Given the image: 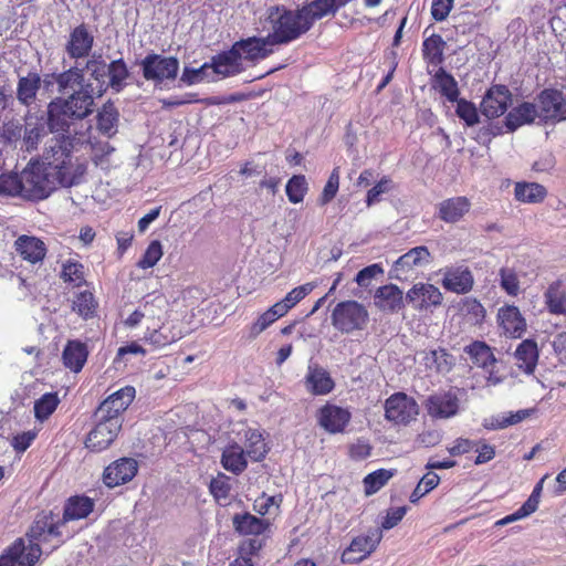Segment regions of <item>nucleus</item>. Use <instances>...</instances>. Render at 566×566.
I'll use <instances>...</instances> for the list:
<instances>
[{
    "mask_svg": "<svg viewBox=\"0 0 566 566\" xmlns=\"http://www.w3.org/2000/svg\"><path fill=\"white\" fill-rule=\"evenodd\" d=\"M164 254L163 245L159 240H153L146 251L144 252L140 260L137 262V266L143 270L155 266Z\"/></svg>",
    "mask_w": 566,
    "mask_h": 566,
    "instance_id": "58",
    "label": "nucleus"
},
{
    "mask_svg": "<svg viewBox=\"0 0 566 566\" xmlns=\"http://www.w3.org/2000/svg\"><path fill=\"white\" fill-rule=\"evenodd\" d=\"M394 189V181L389 176H382L373 188L367 191L366 205L371 207L376 202L380 201V197L384 193H388Z\"/></svg>",
    "mask_w": 566,
    "mask_h": 566,
    "instance_id": "60",
    "label": "nucleus"
},
{
    "mask_svg": "<svg viewBox=\"0 0 566 566\" xmlns=\"http://www.w3.org/2000/svg\"><path fill=\"white\" fill-rule=\"evenodd\" d=\"M144 339L156 348H163L178 339L168 325H160L158 328L147 327Z\"/></svg>",
    "mask_w": 566,
    "mask_h": 566,
    "instance_id": "49",
    "label": "nucleus"
},
{
    "mask_svg": "<svg viewBox=\"0 0 566 566\" xmlns=\"http://www.w3.org/2000/svg\"><path fill=\"white\" fill-rule=\"evenodd\" d=\"M222 467L239 475L248 468V460L243 448L237 442L229 443L222 451L221 455Z\"/></svg>",
    "mask_w": 566,
    "mask_h": 566,
    "instance_id": "35",
    "label": "nucleus"
},
{
    "mask_svg": "<svg viewBox=\"0 0 566 566\" xmlns=\"http://www.w3.org/2000/svg\"><path fill=\"white\" fill-rule=\"evenodd\" d=\"M138 472V462L128 457L119 458L109 463L103 471V482L109 488L123 485L132 481Z\"/></svg>",
    "mask_w": 566,
    "mask_h": 566,
    "instance_id": "13",
    "label": "nucleus"
},
{
    "mask_svg": "<svg viewBox=\"0 0 566 566\" xmlns=\"http://www.w3.org/2000/svg\"><path fill=\"white\" fill-rule=\"evenodd\" d=\"M340 8L338 0H306L300 7L311 29L316 21L327 15H335Z\"/></svg>",
    "mask_w": 566,
    "mask_h": 566,
    "instance_id": "31",
    "label": "nucleus"
},
{
    "mask_svg": "<svg viewBox=\"0 0 566 566\" xmlns=\"http://www.w3.org/2000/svg\"><path fill=\"white\" fill-rule=\"evenodd\" d=\"M62 359L65 367L78 373L87 359L86 345L80 340H69L62 353Z\"/></svg>",
    "mask_w": 566,
    "mask_h": 566,
    "instance_id": "40",
    "label": "nucleus"
},
{
    "mask_svg": "<svg viewBox=\"0 0 566 566\" xmlns=\"http://www.w3.org/2000/svg\"><path fill=\"white\" fill-rule=\"evenodd\" d=\"M375 305L385 313H397L405 307L406 296L396 284L379 286L375 292Z\"/></svg>",
    "mask_w": 566,
    "mask_h": 566,
    "instance_id": "23",
    "label": "nucleus"
},
{
    "mask_svg": "<svg viewBox=\"0 0 566 566\" xmlns=\"http://www.w3.org/2000/svg\"><path fill=\"white\" fill-rule=\"evenodd\" d=\"M515 358L517 359L520 369L526 374H533L538 360L536 342L533 339H524L515 350Z\"/></svg>",
    "mask_w": 566,
    "mask_h": 566,
    "instance_id": "41",
    "label": "nucleus"
},
{
    "mask_svg": "<svg viewBox=\"0 0 566 566\" xmlns=\"http://www.w3.org/2000/svg\"><path fill=\"white\" fill-rule=\"evenodd\" d=\"M84 80V70L78 67H70L66 71L57 73L55 76V83L59 86V92L72 87L74 84H82Z\"/></svg>",
    "mask_w": 566,
    "mask_h": 566,
    "instance_id": "57",
    "label": "nucleus"
},
{
    "mask_svg": "<svg viewBox=\"0 0 566 566\" xmlns=\"http://www.w3.org/2000/svg\"><path fill=\"white\" fill-rule=\"evenodd\" d=\"M244 437L245 455L254 462L262 461L269 452L263 434L256 429H248Z\"/></svg>",
    "mask_w": 566,
    "mask_h": 566,
    "instance_id": "43",
    "label": "nucleus"
},
{
    "mask_svg": "<svg viewBox=\"0 0 566 566\" xmlns=\"http://www.w3.org/2000/svg\"><path fill=\"white\" fill-rule=\"evenodd\" d=\"M17 253L24 260L32 264L43 261L46 255L45 243L36 237L20 235L14 241Z\"/></svg>",
    "mask_w": 566,
    "mask_h": 566,
    "instance_id": "28",
    "label": "nucleus"
},
{
    "mask_svg": "<svg viewBox=\"0 0 566 566\" xmlns=\"http://www.w3.org/2000/svg\"><path fill=\"white\" fill-rule=\"evenodd\" d=\"M94 97L87 88L81 87L67 97H55L48 105L50 132H67L71 120L84 119L93 113Z\"/></svg>",
    "mask_w": 566,
    "mask_h": 566,
    "instance_id": "2",
    "label": "nucleus"
},
{
    "mask_svg": "<svg viewBox=\"0 0 566 566\" xmlns=\"http://www.w3.org/2000/svg\"><path fill=\"white\" fill-rule=\"evenodd\" d=\"M42 554L39 543L25 546L23 538H17L0 555V566H33Z\"/></svg>",
    "mask_w": 566,
    "mask_h": 566,
    "instance_id": "9",
    "label": "nucleus"
},
{
    "mask_svg": "<svg viewBox=\"0 0 566 566\" xmlns=\"http://www.w3.org/2000/svg\"><path fill=\"white\" fill-rule=\"evenodd\" d=\"M428 415L433 419H449L460 409V401L452 390L430 395L424 402Z\"/></svg>",
    "mask_w": 566,
    "mask_h": 566,
    "instance_id": "15",
    "label": "nucleus"
},
{
    "mask_svg": "<svg viewBox=\"0 0 566 566\" xmlns=\"http://www.w3.org/2000/svg\"><path fill=\"white\" fill-rule=\"evenodd\" d=\"M539 118L535 103L524 102L512 108L505 117V125L509 130L514 132L518 127L531 124L535 118Z\"/></svg>",
    "mask_w": 566,
    "mask_h": 566,
    "instance_id": "34",
    "label": "nucleus"
},
{
    "mask_svg": "<svg viewBox=\"0 0 566 566\" xmlns=\"http://www.w3.org/2000/svg\"><path fill=\"white\" fill-rule=\"evenodd\" d=\"M430 259L431 254L427 247L419 245L410 249L395 262L396 277L401 279V274L407 275L415 268L429 263Z\"/></svg>",
    "mask_w": 566,
    "mask_h": 566,
    "instance_id": "30",
    "label": "nucleus"
},
{
    "mask_svg": "<svg viewBox=\"0 0 566 566\" xmlns=\"http://www.w3.org/2000/svg\"><path fill=\"white\" fill-rule=\"evenodd\" d=\"M94 501L86 495H73L64 504L62 523L87 517L94 510Z\"/></svg>",
    "mask_w": 566,
    "mask_h": 566,
    "instance_id": "33",
    "label": "nucleus"
},
{
    "mask_svg": "<svg viewBox=\"0 0 566 566\" xmlns=\"http://www.w3.org/2000/svg\"><path fill=\"white\" fill-rule=\"evenodd\" d=\"M446 41L440 34L433 33L422 42V57L428 65L441 66L444 61Z\"/></svg>",
    "mask_w": 566,
    "mask_h": 566,
    "instance_id": "39",
    "label": "nucleus"
},
{
    "mask_svg": "<svg viewBox=\"0 0 566 566\" xmlns=\"http://www.w3.org/2000/svg\"><path fill=\"white\" fill-rule=\"evenodd\" d=\"M500 287L511 297H516L521 293V282L518 273L514 268L502 266L499 270Z\"/></svg>",
    "mask_w": 566,
    "mask_h": 566,
    "instance_id": "51",
    "label": "nucleus"
},
{
    "mask_svg": "<svg viewBox=\"0 0 566 566\" xmlns=\"http://www.w3.org/2000/svg\"><path fill=\"white\" fill-rule=\"evenodd\" d=\"M545 305L551 314L566 315V290L560 280L552 282L544 293Z\"/></svg>",
    "mask_w": 566,
    "mask_h": 566,
    "instance_id": "42",
    "label": "nucleus"
},
{
    "mask_svg": "<svg viewBox=\"0 0 566 566\" xmlns=\"http://www.w3.org/2000/svg\"><path fill=\"white\" fill-rule=\"evenodd\" d=\"M128 76L129 71L127 64L122 57L107 64V85L115 92H120L124 88Z\"/></svg>",
    "mask_w": 566,
    "mask_h": 566,
    "instance_id": "47",
    "label": "nucleus"
},
{
    "mask_svg": "<svg viewBox=\"0 0 566 566\" xmlns=\"http://www.w3.org/2000/svg\"><path fill=\"white\" fill-rule=\"evenodd\" d=\"M455 113L468 126H474L479 123V114L475 105L465 98L458 97Z\"/></svg>",
    "mask_w": 566,
    "mask_h": 566,
    "instance_id": "61",
    "label": "nucleus"
},
{
    "mask_svg": "<svg viewBox=\"0 0 566 566\" xmlns=\"http://www.w3.org/2000/svg\"><path fill=\"white\" fill-rule=\"evenodd\" d=\"M122 426L117 421L97 419L95 427L85 439V447L92 452H102L111 447L117 438Z\"/></svg>",
    "mask_w": 566,
    "mask_h": 566,
    "instance_id": "12",
    "label": "nucleus"
},
{
    "mask_svg": "<svg viewBox=\"0 0 566 566\" xmlns=\"http://www.w3.org/2000/svg\"><path fill=\"white\" fill-rule=\"evenodd\" d=\"M373 447L366 439H357L348 447V455L352 460L360 461L371 454Z\"/></svg>",
    "mask_w": 566,
    "mask_h": 566,
    "instance_id": "64",
    "label": "nucleus"
},
{
    "mask_svg": "<svg viewBox=\"0 0 566 566\" xmlns=\"http://www.w3.org/2000/svg\"><path fill=\"white\" fill-rule=\"evenodd\" d=\"M53 512H42L36 515L31 528L30 536L36 542H45L49 536L60 537V526L64 525Z\"/></svg>",
    "mask_w": 566,
    "mask_h": 566,
    "instance_id": "24",
    "label": "nucleus"
},
{
    "mask_svg": "<svg viewBox=\"0 0 566 566\" xmlns=\"http://www.w3.org/2000/svg\"><path fill=\"white\" fill-rule=\"evenodd\" d=\"M443 295L431 283L418 282L406 293V302L418 312L431 311L442 304Z\"/></svg>",
    "mask_w": 566,
    "mask_h": 566,
    "instance_id": "10",
    "label": "nucleus"
},
{
    "mask_svg": "<svg viewBox=\"0 0 566 566\" xmlns=\"http://www.w3.org/2000/svg\"><path fill=\"white\" fill-rule=\"evenodd\" d=\"M308 191V184L304 175L292 176L285 186L287 199L292 203H300Z\"/></svg>",
    "mask_w": 566,
    "mask_h": 566,
    "instance_id": "52",
    "label": "nucleus"
},
{
    "mask_svg": "<svg viewBox=\"0 0 566 566\" xmlns=\"http://www.w3.org/2000/svg\"><path fill=\"white\" fill-rule=\"evenodd\" d=\"M474 285L472 271L464 265L448 266L443 271L442 286L455 294H467Z\"/></svg>",
    "mask_w": 566,
    "mask_h": 566,
    "instance_id": "20",
    "label": "nucleus"
},
{
    "mask_svg": "<svg viewBox=\"0 0 566 566\" xmlns=\"http://www.w3.org/2000/svg\"><path fill=\"white\" fill-rule=\"evenodd\" d=\"M268 22L271 29L268 35L274 45L294 42L311 30L300 8L271 7L268 10Z\"/></svg>",
    "mask_w": 566,
    "mask_h": 566,
    "instance_id": "3",
    "label": "nucleus"
},
{
    "mask_svg": "<svg viewBox=\"0 0 566 566\" xmlns=\"http://www.w3.org/2000/svg\"><path fill=\"white\" fill-rule=\"evenodd\" d=\"M41 87V76L36 72H29L27 76H21L17 85V98L23 106H31Z\"/></svg>",
    "mask_w": 566,
    "mask_h": 566,
    "instance_id": "37",
    "label": "nucleus"
},
{
    "mask_svg": "<svg viewBox=\"0 0 566 566\" xmlns=\"http://www.w3.org/2000/svg\"><path fill=\"white\" fill-rule=\"evenodd\" d=\"M78 151L80 142L73 136L62 134L51 138L43 158L57 185L72 187L81 182L87 161Z\"/></svg>",
    "mask_w": 566,
    "mask_h": 566,
    "instance_id": "1",
    "label": "nucleus"
},
{
    "mask_svg": "<svg viewBox=\"0 0 566 566\" xmlns=\"http://www.w3.org/2000/svg\"><path fill=\"white\" fill-rule=\"evenodd\" d=\"M431 86L451 103L458 101V97L460 96L457 80L441 66L433 74Z\"/></svg>",
    "mask_w": 566,
    "mask_h": 566,
    "instance_id": "36",
    "label": "nucleus"
},
{
    "mask_svg": "<svg viewBox=\"0 0 566 566\" xmlns=\"http://www.w3.org/2000/svg\"><path fill=\"white\" fill-rule=\"evenodd\" d=\"M471 201L465 196H457L442 200L438 206V218L446 223H457L469 213Z\"/></svg>",
    "mask_w": 566,
    "mask_h": 566,
    "instance_id": "26",
    "label": "nucleus"
},
{
    "mask_svg": "<svg viewBox=\"0 0 566 566\" xmlns=\"http://www.w3.org/2000/svg\"><path fill=\"white\" fill-rule=\"evenodd\" d=\"M60 277L63 282L73 284L76 287L82 286L86 283L84 265L76 260L69 259L62 264Z\"/></svg>",
    "mask_w": 566,
    "mask_h": 566,
    "instance_id": "50",
    "label": "nucleus"
},
{
    "mask_svg": "<svg viewBox=\"0 0 566 566\" xmlns=\"http://www.w3.org/2000/svg\"><path fill=\"white\" fill-rule=\"evenodd\" d=\"M209 490L216 500L227 499L231 491L230 478L219 473L216 478L211 479Z\"/></svg>",
    "mask_w": 566,
    "mask_h": 566,
    "instance_id": "63",
    "label": "nucleus"
},
{
    "mask_svg": "<svg viewBox=\"0 0 566 566\" xmlns=\"http://www.w3.org/2000/svg\"><path fill=\"white\" fill-rule=\"evenodd\" d=\"M304 385L307 391L314 396L328 395L335 388V381L328 370L316 363L308 364Z\"/></svg>",
    "mask_w": 566,
    "mask_h": 566,
    "instance_id": "22",
    "label": "nucleus"
},
{
    "mask_svg": "<svg viewBox=\"0 0 566 566\" xmlns=\"http://www.w3.org/2000/svg\"><path fill=\"white\" fill-rule=\"evenodd\" d=\"M535 104L542 120L566 119V97L560 91L545 88L538 94Z\"/></svg>",
    "mask_w": 566,
    "mask_h": 566,
    "instance_id": "11",
    "label": "nucleus"
},
{
    "mask_svg": "<svg viewBox=\"0 0 566 566\" xmlns=\"http://www.w3.org/2000/svg\"><path fill=\"white\" fill-rule=\"evenodd\" d=\"M94 45V35L85 23L72 29L65 44V52L70 59L80 60L87 57Z\"/></svg>",
    "mask_w": 566,
    "mask_h": 566,
    "instance_id": "19",
    "label": "nucleus"
},
{
    "mask_svg": "<svg viewBox=\"0 0 566 566\" xmlns=\"http://www.w3.org/2000/svg\"><path fill=\"white\" fill-rule=\"evenodd\" d=\"M385 419L396 426H408L419 415L416 399L406 392L397 391L390 395L384 403Z\"/></svg>",
    "mask_w": 566,
    "mask_h": 566,
    "instance_id": "7",
    "label": "nucleus"
},
{
    "mask_svg": "<svg viewBox=\"0 0 566 566\" xmlns=\"http://www.w3.org/2000/svg\"><path fill=\"white\" fill-rule=\"evenodd\" d=\"M396 470L378 469L363 480L365 495L370 496L384 488L395 475Z\"/></svg>",
    "mask_w": 566,
    "mask_h": 566,
    "instance_id": "48",
    "label": "nucleus"
},
{
    "mask_svg": "<svg viewBox=\"0 0 566 566\" xmlns=\"http://www.w3.org/2000/svg\"><path fill=\"white\" fill-rule=\"evenodd\" d=\"M60 399L56 392H46L34 402V416L36 419L46 420L57 408Z\"/></svg>",
    "mask_w": 566,
    "mask_h": 566,
    "instance_id": "54",
    "label": "nucleus"
},
{
    "mask_svg": "<svg viewBox=\"0 0 566 566\" xmlns=\"http://www.w3.org/2000/svg\"><path fill=\"white\" fill-rule=\"evenodd\" d=\"M118 115L114 103L111 101L106 102L96 116L98 132L107 136H113L116 133Z\"/></svg>",
    "mask_w": 566,
    "mask_h": 566,
    "instance_id": "45",
    "label": "nucleus"
},
{
    "mask_svg": "<svg viewBox=\"0 0 566 566\" xmlns=\"http://www.w3.org/2000/svg\"><path fill=\"white\" fill-rule=\"evenodd\" d=\"M72 310L83 319L87 321L97 315L98 302L92 292L83 291L74 296Z\"/></svg>",
    "mask_w": 566,
    "mask_h": 566,
    "instance_id": "44",
    "label": "nucleus"
},
{
    "mask_svg": "<svg viewBox=\"0 0 566 566\" xmlns=\"http://www.w3.org/2000/svg\"><path fill=\"white\" fill-rule=\"evenodd\" d=\"M234 531L243 536H259L270 527V522L264 518L256 517L249 512L234 514L232 517Z\"/></svg>",
    "mask_w": 566,
    "mask_h": 566,
    "instance_id": "32",
    "label": "nucleus"
},
{
    "mask_svg": "<svg viewBox=\"0 0 566 566\" xmlns=\"http://www.w3.org/2000/svg\"><path fill=\"white\" fill-rule=\"evenodd\" d=\"M422 361L426 369L439 375L449 374L455 366V357L443 347L422 352Z\"/></svg>",
    "mask_w": 566,
    "mask_h": 566,
    "instance_id": "29",
    "label": "nucleus"
},
{
    "mask_svg": "<svg viewBox=\"0 0 566 566\" xmlns=\"http://www.w3.org/2000/svg\"><path fill=\"white\" fill-rule=\"evenodd\" d=\"M86 69L91 72L92 78L98 83V95H102L108 87L106 82L107 64L101 57L92 59L86 62Z\"/></svg>",
    "mask_w": 566,
    "mask_h": 566,
    "instance_id": "55",
    "label": "nucleus"
},
{
    "mask_svg": "<svg viewBox=\"0 0 566 566\" xmlns=\"http://www.w3.org/2000/svg\"><path fill=\"white\" fill-rule=\"evenodd\" d=\"M547 197V189L538 182L517 181L514 185V199L521 203H541Z\"/></svg>",
    "mask_w": 566,
    "mask_h": 566,
    "instance_id": "38",
    "label": "nucleus"
},
{
    "mask_svg": "<svg viewBox=\"0 0 566 566\" xmlns=\"http://www.w3.org/2000/svg\"><path fill=\"white\" fill-rule=\"evenodd\" d=\"M213 77L226 78L243 72L244 67L238 50L232 45L228 51L213 55L209 62Z\"/></svg>",
    "mask_w": 566,
    "mask_h": 566,
    "instance_id": "18",
    "label": "nucleus"
},
{
    "mask_svg": "<svg viewBox=\"0 0 566 566\" xmlns=\"http://www.w3.org/2000/svg\"><path fill=\"white\" fill-rule=\"evenodd\" d=\"M40 161H30L20 172L22 199L40 201L46 199L56 188V180L51 171Z\"/></svg>",
    "mask_w": 566,
    "mask_h": 566,
    "instance_id": "4",
    "label": "nucleus"
},
{
    "mask_svg": "<svg viewBox=\"0 0 566 566\" xmlns=\"http://www.w3.org/2000/svg\"><path fill=\"white\" fill-rule=\"evenodd\" d=\"M369 322L366 306L358 301L338 302L331 313L333 327L342 334H354L364 331Z\"/></svg>",
    "mask_w": 566,
    "mask_h": 566,
    "instance_id": "5",
    "label": "nucleus"
},
{
    "mask_svg": "<svg viewBox=\"0 0 566 566\" xmlns=\"http://www.w3.org/2000/svg\"><path fill=\"white\" fill-rule=\"evenodd\" d=\"M339 167H335L325 184L322 193L318 197L319 206L329 203L337 195L339 189Z\"/></svg>",
    "mask_w": 566,
    "mask_h": 566,
    "instance_id": "59",
    "label": "nucleus"
},
{
    "mask_svg": "<svg viewBox=\"0 0 566 566\" xmlns=\"http://www.w3.org/2000/svg\"><path fill=\"white\" fill-rule=\"evenodd\" d=\"M181 81L187 83L188 85L201 83L203 81H214V77L209 66V62L203 63L198 69L185 67L181 75Z\"/></svg>",
    "mask_w": 566,
    "mask_h": 566,
    "instance_id": "56",
    "label": "nucleus"
},
{
    "mask_svg": "<svg viewBox=\"0 0 566 566\" xmlns=\"http://www.w3.org/2000/svg\"><path fill=\"white\" fill-rule=\"evenodd\" d=\"M0 197L22 199V184L20 174L3 172L0 175Z\"/></svg>",
    "mask_w": 566,
    "mask_h": 566,
    "instance_id": "53",
    "label": "nucleus"
},
{
    "mask_svg": "<svg viewBox=\"0 0 566 566\" xmlns=\"http://www.w3.org/2000/svg\"><path fill=\"white\" fill-rule=\"evenodd\" d=\"M512 102V94L505 85H492L481 102V111L489 118L502 116Z\"/></svg>",
    "mask_w": 566,
    "mask_h": 566,
    "instance_id": "16",
    "label": "nucleus"
},
{
    "mask_svg": "<svg viewBox=\"0 0 566 566\" xmlns=\"http://www.w3.org/2000/svg\"><path fill=\"white\" fill-rule=\"evenodd\" d=\"M352 420L348 409L333 403H325L317 410V422L328 433H343Z\"/></svg>",
    "mask_w": 566,
    "mask_h": 566,
    "instance_id": "14",
    "label": "nucleus"
},
{
    "mask_svg": "<svg viewBox=\"0 0 566 566\" xmlns=\"http://www.w3.org/2000/svg\"><path fill=\"white\" fill-rule=\"evenodd\" d=\"M23 143L27 150L36 149L41 140L48 135L50 126L48 118L42 115L28 113L24 117Z\"/></svg>",
    "mask_w": 566,
    "mask_h": 566,
    "instance_id": "27",
    "label": "nucleus"
},
{
    "mask_svg": "<svg viewBox=\"0 0 566 566\" xmlns=\"http://www.w3.org/2000/svg\"><path fill=\"white\" fill-rule=\"evenodd\" d=\"M143 77L146 81L161 84L165 81H175L179 72V61L175 56H165L158 53H148L139 63Z\"/></svg>",
    "mask_w": 566,
    "mask_h": 566,
    "instance_id": "6",
    "label": "nucleus"
},
{
    "mask_svg": "<svg viewBox=\"0 0 566 566\" xmlns=\"http://www.w3.org/2000/svg\"><path fill=\"white\" fill-rule=\"evenodd\" d=\"M380 534L363 535L353 538L349 546L342 554L344 564H357L368 557L378 546Z\"/></svg>",
    "mask_w": 566,
    "mask_h": 566,
    "instance_id": "21",
    "label": "nucleus"
},
{
    "mask_svg": "<svg viewBox=\"0 0 566 566\" xmlns=\"http://www.w3.org/2000/svg\"><path fill=\"white\" fill-rule=\"evenodd\" d=\"M472 363L482 368H489L495 365L496 359L492 349L484 342L475 340L464 348Z\"/></svg>",
    "mask_w": 566,
    "mask_h": 566,
    "instance_id": "46",
    "label": "nucleus"
},
{
    "mask_svg": "<svg viewBox=\"0 0 566 566\" xmlns=\"http://www.w3.org/2000/svg\"><path fill=\"white\" fill-rule=\"evenodd\" d=\"M135 395L136 390L133 386L116 390L99 403L95 412L96 419L106 418L123 426V413L134 401Z\"/></svg>",
    "mask_w": 566,
    "mask_h": 566,
    "instance_id": "8",
    "label": "nucleus"
},
{
    "mask_svg": "<svg viewBox=\"0 0 566 566\" xmlns=\"http://www.w3.org/2000/svg\"><path fill=\"white\" fill-rule=\"evenodd\" d=\"M264 546V541L260 538H248L242 541L238 546V557L237 558H244L249 563L252 562V557L256 556L259 552Z\"/></svg>",
    "mask_w": 566,
    "mask_h": 566,
    "instance_id": "62",
    "label": "nucleus"
},
{
    "mask_svg": "<svg viewBox=\"0 0 566 566\" xmlns=\"http://www.w3.org/2000/svg\"><path fill=\"white\" fill-rule=\"evenodd\" d=\"M497 321L505 335L520 338L526 331V321L515 305H504L499 308Z\"/></svg>",
    "mask_w": 566,
    "mask_h": 566,
    "instance_id": "25",
    "label": "nucleus"
},
{
    "mask_svg": "<svg viewBox=\"0 0 566 566\" xmlns=\"http://www.w3.org/2000/svg\"><path fill=\"white\" fill-rule=\"evenodd\" d=\"M233 46L238 50L241 61L256 62L271 55L274 52L273 46L275 45L270 40V36L266 35L264 38L250 36L241 39L234 42Z\"/></svg>",
    "mask_w": 566,
    "mask_h": 566,
    "instance_id": "17",
    "label": "nucleus"
}]
</instances>
